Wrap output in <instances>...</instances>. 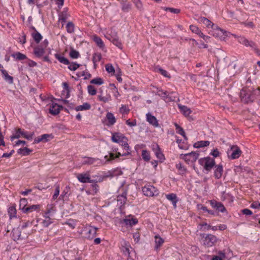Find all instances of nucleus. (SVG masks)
<instances>
[{
  "label": "nucleus",
  "instance_id": "63",
  "mask_svg": "<svg viewBox=\"0 0 260 260\" xmlns=\"http://www.w3.org/2000/svg\"><path fill=\"white\" fill-rule=\"evenodd\" d=\"M124 145L123 146V148L126 150V152L122 154V155H127L130 154V148L128 144L127 143L126 144H124Z\"/></svg>",
  "mask_w": 260,
  "mask_h": 260
},
{
  "label": "nucleus",
  "instance_id": "35",
  "mask_svg": "<svg viewBox=\"0 0 260 260\" xmlns=\"http://www.w3.org/2000/svg\"><path fill=\"white\" fill-rule=\"evenodd\" d=\"M102 58V55L100 53H94L93 55L92 61L94 68H96V62H99Z\"/></svg>",
  "mask_w": 260,
  "mask_h": 260
},
{
  "label": "nucleus",
  "instance_id": "5",
  "mask_svg": "<svg viewBox=\"0 0 260 260\" xmlns=\"http://www.w3.org/2000/svg\"><path fill=\"white\" fill-rule=\"evenodd\" d=\"M212 29V35L216 38H218L221 40H225L226 37L230 35L229 32L221 29L216 25Z\"/></svg>",
  "mask_w": 260,
  "mask_h": 260
},
{
  "label": "nucleus",
  "instance_id": "9",
  "mask_svg": "<svg viewBox=\"0 0 260 260\" xmlns=\"http://www.w3.org/2000/svg\"><path fill=\"white\" fill-rule=\"evenodd\" d=\"M199 153L192 151L190 153L187 154H182L180 155V157L184 159L186 162L189 163V161L194 162L199 157Z\"/></svg>",
  "mask_w": 260,
  "mask_h": 260
},
{
  "label": "nucleus",
  "instance_id": "50",
  "mask_svg": "<svg viewBox=\"0 0 260 260\" xmlns=\"http://www.w3.org/2000/svg\"><path fill=\"white\" fill-rule=\"evenodd\" d=\"M93 40L99 47L103 48L104 46V43L100 37L95 36Z\"/></svg>",
  "mask_w": 260,
  "mask_h": 260
},
{
  "label": "nucleus",
  "instance_id": "38",
  "mask_svg": "<svg viewBox=\"0 0 260 260\" xmlns=\"http://www.w3.org/2000/svg\"><path fill=\"white\" fill-rule=\"evenodd\" d=\"M17 211L14 206H11L8 209V214L10 216V218L12 219L13 217L16 216Z\"/></svg>",
  "mask_w": 260,
  "mask_h": 260
},
{
  "label": "nucleus",
  "instance_id": "20",
  "mask_svg": "<svg viewBox=\"0 0 260 260\" xmlns=\"http://www.w3.org/2000/svg\"><path fill=\"white\" fill-rule=\"evenodd\" d=\"M106 118L108 121V123L106 124V125L108 126L113 125L116 122V118L113 114L111 112H108L107 113Z\"/></svg>",
  "mask_w": 260,
  "mask_h": 260
},
{
  "label": "nucleus",
  "instance_id": "58",
  "mask_svg": "<svg viewBox=\"0 0 260 260\" xmlns=\"http://www.w3.org/2000/svg\"><path fill=\"white\" fill-rule=\"evenodd\" d=\"M55 189L54 193L52 197V200H55L57 198L58 196H59V191H60L59 185L58 184H55Z\"/></svg>",
  "mask_w": 260,
  "mask_h": 260
},
{
  "label": "nucleus",
  "instance_id": "40",
  "mask_svg": "<svg viewBox=\"0 0 260 260\" xmlns=\"http://www.w3.org/2000/svg\"><path fill=\"white\" fill-rule=\"evenodd\" d=\"M32 37L36 43H40L41 40L42 39V35L38 31H36V32L32 33Z\"/></svg>",
  "mask_w": 260,
  "mask_h": 260
},
{
  "label": "nucleus",
  "instance_id": "21",
  "mask_svg": "<svg viewBox=\"0 0 260 260\" xmlns=\"http://www.w3.org/2000/svg\"><path fill=\"white\" fill-rule=\"evenodd\" d=\"M68 8H65L59 14V20L61 21L62 22H66L67 20L70 16L69 14L68 13Z\"/></svg>",
  "mask_w": 260,
  "mask_h": 260
},
{
  "label": "nucleus",
  "instance_id": "61",
  "mask_svg": "<svg viewBox=\"0 0 260 260\" xmlns=\"http://www.w3.org/2000/svg\"><path fill=\"white\" fill-rule=\"evenodd\" d=\"M190 29L192 31V32H193L198 35L201 32V31L200 30V29L196 25H190Z\"/></svg>",
  "mask_w": 260,
  "mask_h": 260
},
{
  "label": "nucleus",
  "instance_id": "45",
  "mask_svg": "<svg viewBox=\"0 0 260 260\" xmlns=\"http://www.w3.org/2000/svg\"><path fill=\"white\" fill-rule=\"evenodd\" d=\"M142 156L143 159L146 161H148L150 159V156L149 152L146 150H143L142 152Z\"/></svg>",
  "mask_w": 260,
  "mask_h": 260
},
{
  "label": "nucleus",
  "instance_id": "55",
  "mask_svg": "<svg viewBox=\"0 0 260 260\" xmlns=\"http://www.w3.org/2000/svg\"><path fill=\"white\" fill-rule=\"evenodd\" d=\"M98 181L94 180V181L92 182L91 185V187L92 188V191L93 192V194H95L98 192L99 191V185L97 184Z\"/></svg>",
  "mask_w": 260,
  "mask_h": 260
},
{
  "label": "nucleus",
  "instance_id": "52",
  "mask_svg": "<svg viewBox=\"0 0 260 260\" xmlns=\"http://www.w3.org/2000/svg\"><path fill=\"white\" fill-rule=\"evenodd\" d=\"M132 8V5L129 3H124L122 4V10L124 12H128Z\"/></svg>",
  "mask_w": 260,
  "mask_h": 260
},
{
  "label": "nucleus",
  "instance_id": "30",
  "mask_svg": "<svg viewBox=\"0 0 260 260\" xmlns=\"http://www.w3.org/2000/svg\"><path fill=\"white\" fill-rule=\"evenodd\" d=\"M180 111L185 116H188L191 112V110L188 108L187 107L185 106H182L179 105L178 106Z\"/></svg>",
  "mask_w": 260,
  "mask_h": 260
},
{
  "label": "nucleus",
  "instance_id": "64",
  "mask_svg": "<svg viewBox=\"0 0 260 260\" xmlns=\"http://www.w3.org/2000/svg\"><path fill=\"white\" fill-rule=\"evenodd\" d=\"M129 110L127 108L126 106L122 105L120 108V112L122 114H126L129 112Z\"/></svg>",
  "mask_w": 260,
  "mask_h": 260
},
{
  "label": "nucleus",
  "instance_id": "34",
  "mask_svg": "<svg viewBox=\"0 0 260 260\" xmlns=\"http://www.w3.org/2000/svg\"><path fill=\"white\" fill-rule=\"evenodd\" d=\"M31 151L32 150L27 147H24L23 148L19 149L17 151V152L18 154H21L23 156H26L29 155Z\"/></svg>",
  "mask_w": 260,
  "mask_h": 260
},
{
  "label": "nucleus",
  "instance_id": "57",
  "mask_svg": "<svg viewBox=\"0 0 260 260\" xmlns=\"http://www.w3.org/2000/svg\"><path fill=\"white\" fill-rule=\"evenodd\" d=\"M176 168L179 171L180 174H184L186 172V169L180 162L176 165Z\"/></svg>",
  "mask_w": 260,
  "mask_h": 260
},
{
  "label": "nucleus",
  "instance_id": "14",
  "mask_svg": "<svg viewBox=\"0 0 260 260\" xmlns=\"http://www.w3.org/2000/svg\"><path fill=\"white\" fill-rule=\"evenodd\" d=\"M62 107L58 105L56 103H53L49 108V113L53 115H57L60 111Z\"/></svg>",
  "mask_w": 260,
  "mask_h": 260
},
{
  "label": "nucleus",
  "instance_id": "33",
  "mask_svg": "<svg viewBox=\"0 0 260 260\" xmlns=\"http://www.w3.org/2000/svg\"><path fill=\"white\" fill-rule=\"evenodd\" d=\"M12 56L18 60H22L27 58L26 56L19 52H17L12 54Z\"/></svg>",
  "mask_w": 260,
  "mask_h": 260
},
{
  "label": "nucleus",
  "instance_id": "44",
  "mask_svg": "<svg viewBox=\"0 0 260 260\" xmlns=\"http://www.w3.org/2000/svg\"><path fill=\"white\" fill-rule=\"evenodd\" d=\"M66 28L68 33H73L74 32L75 25L72 22H69L67 24Z\"/></svg>",
  "mask_w": 260,
  "mask_h": 260
},
{
  "label": "nucleus",
  "instance_id": "54",
  "mask_svg": "<svg viewBox=\"0 0 260 260\" xmlns=\"http://www.w3.org/2000/svg\"><path fill=\"white\" fill-rule=\"evenodd\" d=\"M87 90L88 93L91 95H94L96 93V89L95 87L91 85L87 86Z\"/></svg>",
  "mask_w": 260,
  "mask_h": 260
},
{
  "label": "nucleus",
  "instance_id": "29",
  "mask_svg": "<svg viewBox=\"0 0 260 260\" xmlns=\"http://www.w3.org/2000/svg\"><path fill=\"white\" fill-rule=\"evenodd\" d=\"M54 56L55 58H56L60 62L66 65L70 64L69 60L66 57L61 56L60 54L56 53Z\"/></svg>",
  "mask_w": 260,
  "mask_h": 260
},
{
  "label": "nucleus",
  "instance_id": "19",
  "mask_svg": "<svg viewBox=\"0 0 260 260\" xmlns=\"http://www.w3.org/2000/svg\"><path fill=\"white\" fill-rule=\"evenodd\" d=\"M44 49L45 48L42 46L39 45L35 47L34 49V53L36 57L40 58L45 53Z\"/></svg>",
  "mask_w": 260,
  "mask_h": 260
},
{
  "label": "nucleus",
  "instance_id": "32",
  "mask_svg": "<svg viewBox=\"0 0 260 260\" xmlns=\"http://www.w3.org/2000/svg\"><path fill=\"white\" fill-rule=\"evenodd\" d=\"M91 108V105L88 103H85L82 105H80L75 108L77 111L87 110Z\"/></svg>",
  "mask_w": 260,
  "mask_h": 260
},
{
  "label": "nucleus",
  "instance_id": "42",
  "mask_svg": "<svg viewBox=\"0 0 260 260\" xmlns=\"http://www.w3.org/2000/svg\"><path fill=\"white\" fill-rule=\"evenodd\" d=\"M109 39L113 44H114L117 47L120 49L122 48V44L117 38H113L111 37V38H109Z\"/></svg>",
  "mask_w": 260,
  "mask_h": 260
},
{
  "label": "nucleus",
  "instance_id": "16",
  "mask_svg": "<svg viewBox=\"0 0 260 260\" xmlns=\"http://www.w3.org/2000/svg\"><path fill=\"white\" fill-rule=\"evenodd\" d=\"M214 172V176L216 179H219L221 177L223 173V167L221 165H216Z\"/></svg>",
  "mask_w": 260,
  "mask_h": 260
},
{
  "label": "nucleus",
  "instance_id": "24",
  "mask_svg": "<svg viewBox=\"0 0 260 260\" xmlns=\"http://www.w3.org/2000/svg\"><path fill=\"white\" fill-rule=\"evenodd\" d=\"M198 20L200 22L204 24L208 27L211 26V27L213 28L215 25L213 22H212L210 20L206 17H200L199 18Z\"/></svg>",
  "mask_w": 260,
  "mask_h": 260
},
{
  "label": "nucleus",
  "instance_id": "59",
  "mask_svg": "<svg viewBox=\"0 0 260 260\" xmlns=\"http://www.w3.org/2000/svg\"><path fill=\"white\" fill-rule=\"evenodd\" d=\"M63 86L64 91L67 93L66 98H68L70 96V87L67 82L62 83Z\"/></svg>",
  "mask_w": 260,
  "mask_h": 260
},
{
  "label": "nucleus",
  "instance_id": "23",
  "mask_svg": "<svg viewBox=\"0 0 260 260\" xmlns=\"http://www.w3.org/2000/svg\"><path fill=\"white\" fill-rule=\"evenodd\" d=\"M1 71L4 80L8 83L12 84L13 83V77L11 76H10L8 74L7 71L4 69H1Z\"/></svg>",
  "mask_w": 260,
  "mask_h": 260
},
{
  "label": "nucleus",
  "instance_id": "26",
  "mask_svg": "<svg viewBox=\"0 0 260 260\" xmlns=\"http://www.w3.org/2000/svg\"><path fill=\"white\" fill-rule=\"evenodd\" d=\"M166 198L172 202L174 207H176V203L178 201L177 197L175 193H170L166 195Z\"/></svg>",
  "mask_w": 260,
  "mask_h": 260
},
{
  "label": "nucleus",
  "instance_id": "2",
  "mask_svg": "<svg viewBox=\"0 0 260 260\" xmlns=\"http://www.w3.org/2000/svg\"><path fill=\"white\" fill-rule=\"evenodd\" d=\"M200 236L204 238L203 244L207 247H210L214 246L219 241V239L212 234H201Z\"/></svg>",
  "mask_w": 260,
  "mask_h": 260
},
{
  "label": "nucleus",
  "instance_id": "60",
  "mask_svg": "<svg viewBox=\"0 0 260 260\" xmlns=\"http://www.w3.org/2000/svg\"><path fill=\"white\" fill-rule=\"evenodd\" d=\"M52 223L51 218L48 216H46V219L42 222L43 225L45 227L48 226L51 223Z\"/></svg>",
  "mask_w": 260,
  "mask_h": 260
},
{
  "label": "nucleus",
  "instance_id": "46",
  "mask_svg": "<svg viewBox=\"0 0 260 260\" xmlns=\"http://www.w3.org/2000/svg\"><path fill=\"white\" fill-rule=\"evenodd\" d=\"M98 159L92 157H85V159L83 161V164L91 165L94 164Z\"/></svg>",
  "mask_w": 260,
  "mask_h": 260
},
{
  "label": "nucleus",
  "instance_id": "41",
  "mask_svg": "<svg viewBox=\"0 0 260 260\" xmlns=\"http://www.w3.org/2000/svg\"><path fill=\"white\" fill-rule=\"evenodd\" d=\"M40 205H32L31 206H29L26 207L24 213H29L32 212L34 211H36L39 209Z\"/></svg>",
  "mask_w": 260,
  "mask_h": 260
},
{
  "label": "nucleus",
  "instance_id": "15",
  "mask_svg": "<svg viewBox=\"0 0 260 260\" xmlns=\"http://www.w3.org/2000/svg\"><path fill=\"white\" fill-rule=\"evenodd\" d=\"M146 118L147 121L151 125L154 126V127H158L159 124L158 122V120L156 118L151 115L150 113H148L146 114Z\"/></svg>",
  "mask_w": 260,
  "mask_h": 260
},
{
  "label": "nucleus",
  "instance_id": "13",
  "mask_svg": "<svg viewBox=\"0 0 260 260\" xmlns=\"http://www.w3.org/2000/svg\"><path fill=\"white\" fill-rule=\"evenodd\" d=\"M97 230L98 228L93 226H90L89 228H87L85 230L87 231L86 237L88 239H92L96 234Z\"/></svg>",
  "mask_w": 260,
  "mask_h": 260
},
{
  "label": "nucleus",
  "instance_id": "27",
  "mask_svg": "<svg viewBox=\"0 0 260 260\" xmlns=\"http://www.w3.org/2000/svg\"><path fill=\"white\" fill-rule=\"evenodd\" d=\"M155 249L157 250L164 243V240L161 238L158 235H155Z\"/></svg>",
  "mask_w": 260,
  "mask_h": 260
},
{
  "label": "nucleus",
  "instance_id": "28",
  "mask_svg": "<svg viewBox=\"0 0 260 260\" xmlns=\"http://www.w3.org/2000/svg\"><path fill=\"white\" fill-rule=\"evenodd\" d=\"M210 144L208 141H200L195 143L193 145L194 147L200 148L208 146Z\"/></svg>",
  "mask_w": 260,
  "mask_h": 260
},
{
  "label": "nucleus",
  "instance_id": "8",
  "mask_svg": "<svg viewBox=\"0 0 260 260\" xmlns=\"http://www.w3.org/2000/svg\"><path fill=\"white\" fill-rule=\"evenodd\" d=\"M34 135V133L28 134L26 132H25L23 130L22 131L21 128H18L17 130L15 135L11 136V140H13L15 139H18L22 136L28 140H31Z\"/></svg>",
  "mask_w": 260,
  "mask_h": 260
},
{
  "label": "nucleus",
  "instance_id": "11",
  "mask_svg": "<svg viewBox=\"0 0 260 260\" xmlns=\"http://www.w3.org/2000/svg\"><path fill=\"white\" fill-rule=\"evenodd\" d=\"M127 191L124 190L121 194H119L117 197V201L119 205L120 208H121L126 203L127 201Z\"/></svg>",
  "mask_w": 260,
  "mask_h": 260
},
{
  "label": "nucleus",
  "instance_id": "7",
  "mask_svg": "<svg viewBox=\"0 0 260 260\" xmlns=\"http://www.w3.org/2000/svg\"><path fill=\"white\" fill-rule=\"evenodd\" d=\"M228 157L231 159L238 158L242 154L240 148L237 145H233L227 151Z\"/></svg>",
  "mask_w": 260,
  "mask_h": 260
},
{
  "label": "nucleus",
  "instance_id": "22",
  "mask_svg": "<svg viewBox=\"0 0 260 260\" xmlns=\"http://www.w3.org/2000/svg\"><path fill=\"white\" fill-rule=\"evenodd\" d=\"M122 139H125L124 135L120 133H112L111 137V140L115 143H118Z\"/></svg>",
  "mask_w": 260,
  "mask_h": 260
},
{
  "label": "nucleus",
  "instance_id": "48",
  "mask_svg": "<svg viewBox=\"0 0 260 260\" xmlns=\"http://www.w3.org/2000/svg\"><path fill=\"white\" fill-rule=\"evenodd\" d=\"M98 99L100 101L103 102L104 103H107L111 100V96L108 94L106 96H104L102 94H100L98 95Z\"/></svg>",
  "mask_w": 260,
  "mask_h": 260
},
{
  "label": "nucleus",
  "instance_id": "62",
  "mask_svg": "<svg viewBox=\"0 0 260 260\" xmlns=\"http://www.w3.org/2000/svg\"><path fill=\"white\" fill-rule=\"evenodd\" d=\"M135 5L137 8L142 11L143 10V4L140 0H135V2H134Z\"/></svg>",
  "mask_w": 260,
  "mask_h": 260
},
{
  "label": "nucleus",
  "instance_id": "56",
  "mask_svg": "<svg viewBox=\"0 0 260 260\" xmlns=\"http://www.w3.org/2000/svg\"><path fill=\"white\" fill-rule=\"evenodd\" d=\"M106 70L109 73L112 74L113 75L115 73V69L113 66L110 64L108 63L105 66Z\"/></svg>",
  "mask_w": 260,
  "mask_h": 260
},
{
  "label": "nucleus",
  "instance_id": "4",
  "mask_svg": "<svg viewBox=\"0 0 260 260\" xmlns=\"http://www.w3.org/2000/svg\"><path fill=\"white\" fill-rule=\"evenodd\" d=\"M238 41L240 43L245 45L246 47H250L252 48L254 52L259 56H260V50L257 47V45L255 42L252 41H249L246 38L243 37H239Z\"/></svg>",
  "mask_w": 260,
  "mask_h": 260
},
{
  "label": "nucleus",
  "instance_id": "25",
  "mask_svg": "<svg viewBox=\"0 0 260 260\" xmlns=\"http://www.w3.org/2000/svg\"><path fill=\"white\" fill-rule=\"evenodd\" d=\"M129 248H132L128 242H124V245H122V250L125 255L131 258Z\"/></svg>",
  "mask_w": 260,
  "mask_h": 260
},
{
  "label": "nucleus",
  "instance_id": "1",
  "mask_svg": "<svg viewBox=\"0 0 260 260\" xmlns=\"http://www.w3.org/2000/svg\"><path fill=\"white\" fill-rule=\"evenodd\" d=\"M240 96L242 102L248 104L253 102L255 99L260 100V89L243 88L240 92Z\"/></svg>",
  "mask_w": 260,
  "mask_h": 260
},
{
  "label": "nucleus",
  "instance_id": "36",
  "mask_svg": "<svg viewBox=\"0 0 260 260\" xmlns=\"http://www.w3.org/2000/svg\"><path fill=\"white\" fill-rule=\"evenodd\" d=\"M27 204V200L25 198L21 199L19 204V209L23 211V212L25 211L26 206Z\"/></svg>",
  "mask_w": 260,
  "mask_h": 260
},
{
  "label": "nucleus",
  "instance_id": "51",
  "mask_svg": "<svg viewBox=\"0 0 260 260\" xmlns=\"http://www.w3.org/2000/svg\"><path fill=\"white\" fill-rule=\"evenodd\" d=\"M166 11H170L171 13L174 14H178L180 12V10L179 9L170 8V7H164L162 8Z\"/></svg>",
  "mask_w": 260,
  "mask_h": 260
},
{
  "label": "nucleus",
  "instance_id": "49",
  "mask_svg": "<svg viewBox=\"0 0 260 260\" xmlns=\"http://www.w3.org/2000/svg\"><path fill=\"white\" fill-rule=\"evenodd\" d=\"M68 69L71 71H76L79 67L80 66V64H78L76 62H73L72 63L70 62L69 64Z\"/></svg>",
  "mask_w": 260,
  "mask_h": 260
},
{
  "label": "nucleus",
  "instance_id": "12",
  "mask_svg": "<svg viewBox=\"0 0 260 260\" xmlns=\"http://www.w3.org/2000/svg\"><path fill=\"white\" fill-rule=\"evenodd\" d=\"M78 180L82 183H92L94 180H92L90 178L88 174H79L77 176Z\"/></svg>",
  "mask_w": 260,
  "mask_h": 260
},
{
  "label": "nucleus",
  "instance_id": "3",
  "mask_svg": "<svg viewBox=\"0 0 260 260\" xmlns=\"http://www.w3.org/2000/svg\"><path fill=\"white\" fill-rule=\"evenodd\" d=\"M199 163L203 166L204 169L208 172L210 171L213 167L215 166L214 159L210 157L200 158L199 160Z\"/></svg>",
  "mask_w": 260,
  "mask_h": 260
},
{
  "label": "nucleus",
  "instance_id": "47",
  "mask_svg": "<svg viewBox=\"0 0 260 260\" xmlns=\"http://www.w3.org/2000/svg\"><path fill=\"white\" fill-rule=\"evenodd\" d=\"M104 83L103 79L101 78L97 77L92 79L90 81L91 84H96V85H102Z\"/></svg>",
  "mask_w": 260,
  "mask_h": 260
},
{
  "label": "nucleus",
  "instance_id": "39",
  "mask_svg": "<svg viewBox=\"0 0 260 260\" xmlns=\"http://www.w3.org/2000/svg\"><path fill=\"white\" fill-rule=\"evenodd\" d=\"M12 234L14 240H18L20 238L21 231L18 229H13Z\"/></svg>",
  "mask_w": 260,
  "mask_h": 260
},
{
  "label": "nucleus",
  "instance_id": "17",
  "mask_svg": "<svg viewBox=\"0 0 260 260\" xmlns=\"http://www.w3.org/2000/svg\"><path fill=\"white\" fill-rule=\"evenodd\" d=\"M138 222V220L137 218H132V219H123L120 221V223L124 224L126 225H129L130 226H132L135 224H136Z\"/></svg>",
  "mask_w": 260,
  "mask_h": 260
},
{
  "label": "nucleus",
  "instance_id": "6",
  "mask_svg": "<svg viewBox=\"0 0 260 260\" xmlns=\"http://www.w3.org/2000/svg\"><path fill=\"white\" fill-rule=\"evenodd\" d=\"M142 191L144 194L147 197L157 196L159 194V190L150 184L145 185L142 188Z\"/></svg>",
  "mask_w": 260,
  "mask_h": 260
},
{
  "label": "nucleus",
  "instance_id": "31",
  "mask_svg": "<svg viewBox=\"0 0 260 260\" xmlns=\"http://www.w3.org/2000/svg\"><path fill=\"white\" fill-rule=\"evenodd\" d=\"M156 94L161 97L164 100H166V99H168L169 101L171 100L170 97L168 94V92L166 91H164L161 89H159L158 90Z\"/></svg>",
  "mask_w": 260,
  "mask_h": 260
},
{
  "label": "nucleus",
  "instance_id": "37",
  "mask_svg": "<svg viewBox=\"0 0 260 260\" xmlns=\"http://www.w3.org/2000/svg\"><path fill=\"white\" fill-rule=\"evenodd\" d=\"M175 126L176 127V129L177 130V133L181 136H182L185 141L187 140V138L185 135V133L183 130V129L178 124L175 123Z\"/></svg>",
  "mask_w": 260,
  "mask_h": 260
},
{
  "label": "nucleus",
  "instance_id": "43",
  "mask_svg": "<svg viewBox=\"0 0 260 260\" xmlns=\"http://www.w3.org/2000/svg\"><path fill=\"white\" fill-rule=\"evenodd\" d=\"M70 57L73 59H76L80 57V53L78 51L72 48L69 53Z\"/></svg>",
  "mask_w": 260,
  "mask_h": 260
},
{
  "label": "nucleus",
  "instance_id": "18",
  "mask_svg": "<svg viewBox=\"0 0 260 260\" xmlns=\"http://www.w3.org/2000/svg\"><path fill=\"white\" fill-rule=\"evenodd\" d=\"M52 135L43 134L40 137H37L34 140L35 143H39L40 142H47L49 141V138H52Z\"/></svg>",
  "mask_w": 260,
  "mask_h": 260
},
{
  "label": "nucleus",
  "instance_id": "10",
  "mask_svg": "<svg viewBox=\"0 0 260 260\" xmlns=\"http://www.w3.org/2000/svg\"><path fill=\"white\" fill-rule=\"evenodd\" d=\"M209 202L212 207L218 211L223 213L226 211L225 208L221 202H217L215 200H210Z\"/></svg>",
  "mask_w": 260,
  "mask_h": 260
},
{
  "label": "nucleus",
  "instance_id": "53",
  "mask_svg": "<svg viewBox=\"0 0 260 260\" xmlns=\"http://www.w3.org/2000/svg\"><path fill=\"white\" fill-rule=\"evenodd\" d=\"M199 226H200V230L204 231H209L211 228V225H208L206 222L200 223Z\"/></svg>",
  "mask_w": 260,
  "mask_h": 260
}]
</instances>
